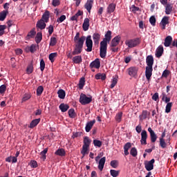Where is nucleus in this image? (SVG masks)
<instances>
[{"label":"nucleus","mask_w":177,"mask_h":177,"mask_svg":"<svg viewBox=\"0 0 177 177\" xmlns=\"http://www.w3.org/2000/svg\"><path fill=\"white\" fill-rule=\"evenodd\" d=\"M104 37L100 42V56L102 59H104L107 56V44H110V41H111V30H108Z\"/></svg>","instance_id":"1"},{"label":"nucleus","mask_w":177,"mask_h":177,"mask_svg":"<svg viewBox=\"0 0 177 177\" xmlns=\"http://www.w3.org/2000/svg\"><path fill=\"white\" fill-rule=\"evenodd\" d=\"M140 39L139 38L127 39L125 41V45L128 46L129 49H132V48H136L138 45H140Z\"/></svg>","instance_id":"2"},{"label":"nucleus","mask_w":177,"mask_h":177,"mask_svg":"<svg viewBox=\"0 0 177 177\" xmlns=\"http://www.w3.org/2000/svg\"><path fill=\"white\" fill-rule=\"evenodd\" d=\"M80 103L82 104V106H85V104H89L92 102V96L89 95V97H87L86 95L84 93L80 94Z\"/></svg>","instance_id":"3"},{"label":"nucleus","mask_w":177,"mask_h":177,"mask_svg":"<svg viewBox=\"0 0 177 177\" xmlns=\"http://www.w3.org/2000/svg\"><path fill=\"white\" fill-rule=\"evenodd\" d=\"M86 52H92V48H93V41H92V37L91 35L87 36L86 39Z\"/></svg>","instance_id":"4"},{"label":"nucleus","mask_w":177,"mask_h":177,"mask_svg":"<svg viewBox=\"0 0 177 177\" xmlns=\"http://www.w3.org/2000/svg\"><path fill=\"white\" fill-rule=\"evenodd\" d=\"M154 162H156V160L154 159L145 162V167L147 171H153L154 169Z\"/></svg>","instance_id":"5"},{"label":"nucleus","mask_w":177,"mask_h":177,"mask_svg":"<svg viewBox=\"0 0 177 177\" xmlns=\"http://www.w3.org/2000/svg\"><path fill=\"white\" fill-rule=\"evenodd\" d=\"M152 75H153V66H146L145 77L148 82H150V80H151Z\"/></svg>","instance_id":"6"},{"label":"nucleus","mask_w":177,"mask_h":177,"mask_svg":"<svg viewBox=\"0 0 177 177\" xmlns=\"http://www.w3.org/2000/svg\"><path fill=\"white\" fill-rule=\"evenodd\" d=\"M140 143L141 145H147V131L146 130H142L141 132Z\"/></svg>","instance_id":"7"},{"label":"nucleus","mask_w":177,"mask_h":177,"mask_svg":"<svg viewBox=\"0 0 177 177\" xmlns=\"http://www.w3.org/2000/svg\"><path fill=\"white\" fill-rule=\"evenodd\" d=\"M148 132L150 133L151 142V143H156L157 140V134L153 131L151 127L148 128Z\"/></svg>","instance_id":"8"},{"label":"nucleus","mask_w":177,"mask_h":177,"mask_svg":"<svg viewBox=\"0 0 177 177\" xmlns=\"http://www.w3.org/2000/svg\"><path fill=\"white\" fill-rule=\"evenodd\" d=\"M89 66L91 68H100V59H95L90 64Z\"/></svg>","instance_id":"9"},{"label":"nucleus","mask_w":177,"mask_h":177,"mask_svg":"<svg viewBox=\"0 0 177 177\" xmlns=\"http://www.w3.org/2000/svg\"><path fill=\"white\" fill-rule=\"evenodd\" d=\"M160 24L162 26V30H165V27H167V24H169V17H167V16L164 17L162 19Z\"/></svg>","instance_id":"10"},{"label":"nucleus","mask_w":177,"mask_h":177,"mask_svg":"<svg viewBox=\"0 0 177 177\" xmlns=\"http://www.w3.org/2000/svg\"><path fill=\"white\" fill-rule=\"evenodd\" d=\"M45 21L44 19H40L37 21L36 24V27L37 28H39L40 30H45L46 28V24H45Z\"/></svg>","instance_id":"11"},{"label":"nucleus","mask_w":177,"mask_h":177,"mask_svg":"<svg viewBox=\"0 0 177 177\" xmlns=\"http://www.w3.org/2000/svg\"><path fill=\"white\" fill-rule=\"evenodd\" d=\"M146 63L147 66L153 67V65L154 64V58L153 57V55H148L147 57Z\"/></svg>","instance_id":"12"},{"label":"nucleus","mask_w":177,"mask_h":177,"mask_svg":"<svg viewBox=\"0 0 177 177\" xmlns=\"http://www.w3.org/2000/svg\"><path fill=\"white\" fill-rule=\"evenodd\" d=\"M86 37L85 36H82L78 40L75 42V46H79L80 48H84V42H85Z\"/></svg>","instance_id":"13"},{"label":"nucleus","mask_w":177,"mask_h":177,"mask_svg":"<svg viewBox=\"0 0 177 177\" xmlns=\"http://www.w3.org/2000/svg\"><path fill=\"white\" fill-rule=\"evenodd\" d=\"M129 75H131V77H136V75L138 74V68L136 67H130L128 69Z\"/></svg>","instance_id":"14"},{"label":"nucleus","mask_w":177,"mask_h":177,"mask_svg":"<svg viewBox=\"0 0 177 177\" xmlns=\"http://www.w3.org/2000/svg\"><path fill=\"white\" fill-rule=\"evenodd\" d=\"M120 41H121V37L120 36H116L112 40H111V46L113 48L117 46L118 44H120Z\"/></svg>","instance_id":"15"},{"label":"nucleus","mask_w":177,"mask_h":177,"mask_svg":"<svg viewBox=\"0 0 177 177\" xmlns=\"http://www.w3.org/2000/svg\"><path fill=\"white\" fill-rule=\"evenodd\" d=\"M83 15L84 12L79 10L75 15L71 17V21H78V17H80V16H82Z\"/></svg>","instance_id":"16"},{"label":"nucleus","mask_w":177,"mask_h":177,"mask_svg":"<svg viewBox=\"0 0 177 177\" xmlns=\"http://www.w3.org/2000/svg\"><path fill=\"white\" fill-rule=\"evenodd\" d=\"M104 164H106V157H103L100 159L98 162V169L103 171V168H104Z\"/></svg>","instance_id":"17"},{"label":"nucleus","mask_w":177,"mask_h":177,"mask_svg":"<svg viewBox=\"0 0 177 177\" xmlns=\"http://www.w3.org/2000/svg\"><path fill=\"white\" fill-rule=\"evenodd\" d=\"M37 32L35 31V28H32L26 35V39L28 41V39H31L35 37Z\"/></svg>","instance_id":"18"},{"label":"nucleus","mask_w":177,"mask_h":177,"mask_svg":"<svg viewBox=\"0 0 177 177\" xmlns=\"http://www.w3.org/2000/svg\"><path fill=\"white\" fill-rule=\"evenodd\" d=\"M93 5V1L92 0H88L87 2L84 5L85 9L88 12V13H91V10H92V6Z\"/></svg>","instance_id":"19"},{"label":"nucleus","mask_w":177,"mask_h":177,"mask_svg":"<svg viewBox=\"0 0 177 177\" xmlns=\"http://www.w3.org/2000/svg\"><path fill=\"white\" fill-rule=\"evenodd\" d=\"M95 122H96V120H93L90 121L86 123V127H85L86 132L91 131V129H92V127H93V125H95Z\"/></svg>","instance_id":"20"},{"label":"nucleus","mask_w":177,"mask_h":177,"mask_svg":"<svg viewBox=\"0 0 177 177\" xmlns=\"http://www.w3.org/2000/svg\"><path fill=\"white\" fill-rule=\"evenodd\" d=\"M100 34L95 32L93 35V42L95 45H99V41H100Z\"/></svg>","instance_id":"21"},{"label":"nucleus","mask_w":177,"mask_h":177,"mask_svg":"<svg viewBox=\"0 0 177 177\" xmlns=\"http://www.w3.org/2000/svg\"><path fill=\"white\" fill-rule=\"evenodd\" d=\"M89 19L88 18H86L84 20V23L82 24V28L84 30V31H88L89 30Z\"/></svg>","instance_id":"22"},{"label":"nucleus","mask_w":177,"mask_h":177,"mask_svg":"<svg viewBox=\"0 0 177 177\" xmlns=\"http://www.w3.org/2000/svg\"><path fill=\"white\" fill-rule=\"evenodd\" d=\"M82 53V47H79L78 46H75V48L72 52L73 56H77V55H80Z\"/></svg>","instance_id":"23"},{"label":"nucleus","mask_w":177,"mask_h":177,"mask_svg":"<svg viewBox=\"0 0 177 177\" xmlns=\"http://www.w3.org/2000/svg\"><path fill=\"white\" fill-rule=\"evenodd\" d=\"M72 60L75 64H80V63H82V57L81 55H76L72 58Z\"/></svg>","instance_id":"24"},{"label":"nucleus","mask_w":177,"mask_h":177,"mask_svg":"<svg viewBox=\"0 0 177 177\" xmlns=\"http://www.w3.org/2000/svg\"><path fill=\"white\" fill-rule=\"evenodd\" d=\"M115 10V4L113 3L109 4L106 8V12L109 15H111V13H113Z\"/></svg>","instance_id":"25"},{"label":"nucleus","mask_w":177,"mask_h":177,"mask_svg":"<svg viewBox=\"0 0 177 177\" xmlns=\"http://www.w3.org/2000/svg\"><path fill=\"white\" fill-rule=\"evenodd\" d=\"M171 44H172V37L171 36H167L165 39L164 46L166 48H168V46H170Z\"/></svg>","instance_id":"26"},{"label":"nucleus","mask_w":177,"mask_h":177,"mask_svg":"<svg viewBox=\"0 0 177 177\" xmlns=\"http://www.w3.org/2000/svg\"><path fill=\"white\" fill-rule=\"evenodd\" d=\"M40 122H41V118L33 120L30 123L29 128H31V129L35 128V127H37L39 124Z\"/></svg>","instance_id":"27"},{"label":"nucleus","mask_w":177,"mask_h":177,"mask_svg":"<svg viewBox=\"0 0 177 177\" xmlns=\"http://www.w3.org/2000/svg\"><path fill=\"white\" fill-rule=\"evenodd\" d=\"M162 53H164V48L162 46H159L156 50V56L158 58H160L162 56Z\"/></svg>","instance_id":"28"},{"label":"nucleus","mask_w":177,"mask_h":177,"mask_svg":"<svg viewBox=\"0 0 177 177\" xmlns=\"http://www.w3.org/2000/svg\"><path fill=\"white\" fill-rule=\"evenodd\" d=\"M8 15H9V11H8V10L1 11L0 12V21H3V20L6 19Z\"/></svg>","instance_id":"29"},{"label":"nucleus","mask_w":177,"mask_h":177,"mask_svg":"<svg viewBox=\"0 0 177 177\" xmlns=\"http://www.w3.org/2000/svg\"><path fill=\"white\" fill-rule=\"evenodd\" d=\"M50 15V12L49 11L46 10L42 15L41 20H44L45 23H48L49 21V16Z\"/></svg>","instance_id":"30"},{"label":"nucleus","mask_w":177,"mask_h":177,"mask_svg":"<svg viewBox=\"0 0 177 177\" xmlns=\"http://www.w3.org/2000/svg\"><path fill=\"white\" fill-rule=\"evenodd\" d=\"M59 107L62 113H66V111L70 109V106H68V104H65L64 103L61 104Z\"/></svg>","instance_id":"31"},{"label":"nucleus","mask_w":177,"mask_h":177,"mask_svg":"<svg viewBox=\"0 0 177 177\" xmlns=\"http://www.w3.org/2000/svg\"><path fill=\"white\" fill-rule=\"evenodd\" d=\"M174 8V6H172V4H167L165 6V14L166 15H171V13H172V8Z\"/></svg>","instance_id":"32"},{"label":"nucleus","mask_w":177,"mask_h":177,"mask_svg":"<svg viewBox=\"0 0 177 177\" xmlns=\"http://www.w3.org/2000/svg\"><path fill=\"white\" fill-rule=\"evenodd\" d=\"M55 154L59 156V157H64V156H66V151L63 149H59L55 151Z\"/></svg>","instance_id":"33"},{"label":"nucleus","mask_w":177,"mask_h":177,"mask_svg":"<svg viewBox=\"0 0 177 177\" xmlns=\"http://www.w3.org/2000/svg\"><path fill=\"white\" fill-rule=\"evenodd\" d=\"M95 80H102V81H104L106 78V73H97L95 75Z\"/></svg>","instance_id":"34"},{"label":"nucleus","mask_w":177,"mask_h":177,"mask_svg":"<svg viewBox=\"0 0 177 177\" xmlns=\"http://www.w3.org/2000/svg\"><path fill=\"white\" fill-rule=\"evenodd\" d=\"M42 41V32H39L37 33L35 37V42L36 44H39Z\"/></svg>","instance_id":"35"},{"label":"nucleus","mask_w":177,"mask_h":177,"mask_svg":"<svg viewBox=\"0 0 177 177\" xmlns=\"http://www.w3.org/2000/svg\"><path fill=\"white\" fill-rule=\"evenodd\" d=\"M79 89H84L85 86V77H81L78 84Z\"/></svg>","instance_id":"36"},{"label":"nucleus","mask_w":177,"mask_h":177,"mask_svg":"<svg viewBox=\"0 0 177 177\" xmlns=\"http://www.w3.org/2000/svg\"><path fill=\"white\" fill-rule=\"evenodd\" d=\"M118 82V75H115V77H113L112 80V83L110 86V88L113 89V88H114V86L117 85Z\"/></svg>","instance_id":"37"},{"label":"nucleus","mask_w":177,"mask_h":177,"mask_svg":"<svg viewBox=\"0 0 177 177\" xmlns=\"http://www.w3.org/2000/svg\"><path fill=\"white\" fill-rule=\"evenodd\" d=\"M46 153H48V148H45L41 153V159L43 160V161H45L46 160Z\"/></svg>","instance_id":"38"},{"label":"nucleus","mask_w":177,"mask_h":177,"mask_svg":"<svg viewBox=\"0 0 177 177\" xmlns=\"http://www.w3.org/2000/svg\"><path fill=\"white\" fill-rule=\"evenodd\" d=\"M57 93L58 97H59V99H64V97H66V91H64V90L59 89Z\"/></svg>","instance_id":"39"},{"label":"nucleus","mask_w":177,"mask_h":177,"mask_svg":"<svg viewBox=\"0 0 177 177\" xmlns=\"http://www.w3.org/2000/svg\"><path fill=\"white\" fill-rule=\"evenodd\" d=\"M92 142V140L91 139H89V137L86 136L84 138V145L83 146H88L89 147V146H91V142Z\"/></svg>","instance_id":"40"},{"label":"nucleus","mask_w":177,"mask_h":177,"mask_svg":"<svg viewBox=\"0 0 177 177\" xmlns=\"http://www.w3.org/2000/svg\"><path fill=\"white\" fill-rule=\"evenodd\" d=\"M68 116L70 117V118H75V115H77L74 109H69V111H68Z\"/></svg>","instance_id":"41"},{"label":"nucleus","mask_w":177,"mask_h":177,"mask_svg":"<svg viewBox=\"0 0 177 177\" xmlns=\"http://www.w3.org/2000/svg\"><path fill=\"white\" fill-rule=\"evenodd\" d=\"M162 100L163 102H165V103H169V102H171V98L168 97V96H167V94H165V93H162Z\"/></svg>","instance_id":"42"},{"label":"nucleus","mask_w":177,"mask_h":177,"mask_svg":"<svg viewBox=\"0 0 177 177\" xmlns=\"http://www.w3.org/2000/svg\"><path fill=\"white\" fill-rule=\"evenodd\" d=\"M55 57H57V53H52L49 55L48 59L51 63L55 62Z\"/></svg>","instance_id":"43"},{"label":"nucleus","mask_w":177,"mask_h":177,"mask_svg":"<svg viewBox=\"0 0 177 177\" xmlns=\"http://www.w3.org/2000/svg\"><path fill=\"white\" fill-rule=\"evenodd\" d=\"M56 44H57V39L52 37L50 39V46H55Z\"/></svg>","instance_id":"44"},{"label":"nucleus","mask_w":177,"mask_h":177,"mask_svg":"<svg viewBox=\"0 0 177 177\" xmlns=\"http://www.w3.org/2000/svg\"><path fill=\"white\" fill-rule=\"evenodd\" d=\"M149 114V112L146 110L142 111V115H140V120H146V118H147V115Z\"/></svg>","instance_id":"45"},{"label":"nucleus","mask_w":177,"mask_h":177,"mask_svg":"<svg viewBox=\"0 0 177 177\" xmlns=\"http://www.w3.org/2000/svg\"><path fill=\"white\" fill-rule=\"evenodd\" d=\"M110 174L113 177H117L120 175V170L111 169Z\"/></svg>","instance_id":"46"},{"label":"nucleus","mask_w":177,"mask_h":177,"mask_svg":"<svg viewBox=\"0 0 177 177\" xmlns=\"http://www.w3.org/2000/svg\"><path fill=\"white\" fill-rule=\"evenodd\" d=\"M88 149H89V147L86 145H83L82 150L81 151V154H82V156H85V154H88Z\"/></svg>","instance_id":"47"},{"label":"nucleus","mask_w":177,"mask_h":177,"mask_svg":"<svg viewBox=\"0 0 177 177\" xmlns=\"http://www.w3.org/2000/svg\"><path fill=\"white\" fill-rule=\"evenodd\" d=\"M171 74V71H169V70L166 69L162 72V78H168V75H169Z\"/></svg>","instance_id":"48"},{"label":"nucleus","mask_w":177,"mask_h":177,"mask_svg":"<svg viewBox=\"0 0 177 177\" xmlns=\"http://www.w3.org/2000/svg\"><path fill=\"white\" fill-rule=\"evenodd\" d=\"M34 71V66H32V64L28 66L26 68V73L27 74H32V73Z\"/></svg>","instance_id":"49"},{"label":"nucleus","mask_w":177,"mask_h":177,"mask_svg":"<svg viewBox=\"0 0 177 177\" xmlns=\"http://www.w3.org/2000/svg\"><path fill=\"white\" fill-rule=\"evenodd\" d=\"M171 109H172V102H168L166 105L165 113H171Z\"/></svg>","instance_id":"50"},{"label":"nucleus","mask_w":177,"mask_h":177,"mask_svg":"<svg viewBox=\"0 0 177 177\" xmlns=\"http://www.w3.org/2000/svg\"><path fill=\"white\" fill-rule=\"evenodd\" d=\"M42 92H44V86H39L37 88V96H41L42 95Z\"/></svg>","instance_id":"51"},{"label":"nucleus","mask_w":177,"mask_h":177,"mask_svg":"<svg viewBox=\"0 0 177 177\" xmlns=\"http://www.w3.org/2000/svg\"><path fill=\"white\" fill-rule=\"evenodd\" d=\"M122 118V112H119L115 115V120L117 122H121V120Z\"/></svg>","instance_id":"52"},{"label":"nucleus","mask_w":177,"mask_h":177,"mask_svg":"<svg viewBox=\"0 0 177 177\" xmlns=\"http://www.w3.org/2000/svg\"><path fill=\"white\" fill-rule=\"evenodd\" d=\"M93 145L95 147H102V142L99 140H93Z\"/></svg>","instance_id":"53"},{"label":"nucleus","mask_w":177,"mask_h":177,"mask_svg":"<svg viewBox=\"0 0 177 177\" xmlns=\"http://www.w3.org/2000/svg\"><path fill=\"white\" fill-rule=\"evenodd\" d=\"M159 140L160 147H162V149H165V147H167V142H165V140L160 138Z\"/></svg>","instance_id":"54"},{"label":"nucleus","mask_w":177,"mask_h":177,"mask_svg":"<svg viewBox=\"0 0 177 177\" xmlns=\"http://www.w3.org/2000/svg\"><path fill=\"white\" fill-rule=\"evenodd\" d=\"M130 154L133 157H136V156H138V150L135 147L131 148Z\"/></svg>","instance_id":"55"},{"label":"nucleus","mask_w":177,"mask_h":177,"mask_svg":"<svg viewBox=\"0 0 177 177\" xmlns=\"http://www.w3.org/2000/svg\"><path fill=\"white\" fill-rule=\"evenodd\" d=\"M111 167H112V168H117L118 167V160H111Z\"/></svg>","instance_id":"56"},{"label":"nucleus","mask_w":177,"mask_h":177,"mask_svg":"<svg viewBox=\"0 0 177 177\" xmlns=\"http://www.w3.org/2000/svg\"><path fill=\"white\" fill-rule=\"evenodd\" d=\"M149 23H151V26L154 27L156 26V17L155 16H151L149 18Z\"/></svg>","instance_id":"57"},{"label":"nucleus","mask_w":177,"mask_h":177,"mask_svg":"<svg viewBox=\"0 0 177 177\" xmlns=\"http://www.w3.org/2000/svg\"><path fill=\"white\" fill-rule=\"evenodd\" d=\"M40 70L41 71H44V70H45V61L44 59H41L40 61Z\"/></svg>","instance_id":"58"},{"label":"nucleus","mask_w":177,"mask_h":177,"mask_svg":"<svg viewBox=\"0 0 177 177\" xmlns=\"http://www.w3.org/2000/svg\"><path fill=\"white\" fill-rule=\"evenodd\" d=\"M30 53H35V52H37V45L35 44H32L30 46Z\"/></svg>","instance_id":"59"},{"label":"nucleus","mask_w":177,"mask_h":177,"mask_svg":"<svg viewBox=\"0 0 177 177\" xmlns=\"http://www.w3.org/2000/svg\"><path fill=\"white\" fill-rule=\"evenodd\" d=\"M66 15H62L60 17L57 18V23H63L64 20H66Z\"/></svg>","instance_id":"60"},{"label":"nucleus","mask_w":177,"mask_h":177,"mask_svg":"<svg viewBox=\"0 0 177 177\" xmlns=\"http://www.w3.org/2000/svg\"><path fill=\"white\" fill-rule=\"evenodd\" d=\"M6 91V85L2 84L0 86V93L2 95V93H5Z\"/></svg>","instance_id":"61"},{"label":"nucleus","mask_w":177,"mask_h":177,"mask_svg":"<svg viewBox=\"0 0 177 177\" xmlns=\"http://www.w3.org/2000/svg\"><path fill=\"white\" fill-rule=\"evenodd\" d=\"M29 99H31V95L25 94L24 97L22 98V102H27Z\"/></svg>","instance_id":"62"},{"label":"nucleus","mask_w":177,"mask_h":177,"mask_svg":"<svg viewBox=\"0 0 177 177\" xmlns=\"http://www.w3.org/2000/svg\"><path fill=\"white\" fill-rule=\"evenodd\" d=\"M30 167H32V168H37V167H38V162H37L36 160H31Z\"/></svg>","instance_id":"63"},{"label":"nucleus","mask_w":177,"mask_h":177,"mask_svg":"<svg viewBox=\"0 0 177 177\" xmlns=\"http://www.w3.org/2000/svg\"><path fill=\"white\" fill-rule=\"evenodd\" d=\"M53 6H59L60 5V0H53L52 1Z\"/></svg>","instance_id":"64"}]
</instances>
